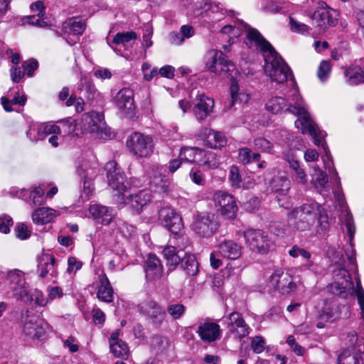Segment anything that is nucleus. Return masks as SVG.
<instances>
[{
	"label": "nucleus",
	"mask_w": 364,
	"mask_h": 364,
	"mask_svg": "<svg viewBox=\"0 0 364 364\" xmlns=\"http://www.w3.org/2000/svg\"><path fill=\"white\" fill-rule=\"evenodd\" d=\"M208 70L217 75L234 79L237 73L235 65L222 51H216L210 61L206 63Z\"/></svg>",
	"instance_id": "6"
},
{
	"label": "nucleus",
	"mask_w": 364,
	"mask_h": 364,
	"mask_svg": "<svg viewBox=\"0 0 364 364\" xmlns=\"http://www.w3.org/2000/svg\"><path fill=\"white\" fill-rule=\"evenodd\" d=\"M196 233L201 237L212 236L218 228L215 215L210 213L198 214L193 224Z\"/></svg>",
	"instance_id": "11"
},
{
	"label": "nucleus",
	"mask_w": 364,
	"mask_h": 364,
	"mask_svg": "<svg viewBox=\"0 0 364 364\" xmlns=\"http://www.w3.org/2000/svg\"><path fill=\"white\" fill-rule=\"evenodd\" d=\"M347 82L350 85H357L364 81V74L360 66L351 65L344 72Z\"/></svg>",
	"instance_id": "34"
},
{
	"label": "nucleus",
	"mask_w": 364,
	"mask_h": 364,
	"mask_svg": "<svg viewBox=\"0 0 364 364\" xmlns=\"http://www.w3.org/2000/svg\"><path fill=\"white\" fill-rule=\"evenodd\" d=\"M269 283L271 287L278 290L282 294H289L296 288L292 277L282 269H277L272 273L269 278Z\"/></svg>",
	"instance_id": "12"
},
{
	"label": "nucleus",
	"mask_w": 364,
	"mask_h": 364,
	"mask_svg": "<svg viewBox=\"0 0 364 364\" xmlns=\"http://www.w3.org/2000/svg\"><path fill=\"white\" fill-rule=\"evenodd\" d=\"M314 177L315 178L316 184L321 187V188H323L327 182V175L325 172L322 171L320 169H315V173L314 175Z\"/></svg>",
	"instance_id": "58"
},
{
	"label": "nucleus",
	"mask_w": 364,
	"mask_h": 364,
	"mask_svg": "<svg viewBox=\"0 0 364 364\" xmlns=\"http://www.w3.org/2000/svg\"><path fill=\"white\" fill-rule=\"evenodd\" d=\"M289 254L293 257H297L299 255L305 259H309L311 257V254L308 251L303 248H299L296 245L292 247V248L289 251Z\"/></svg>",
	"instance_id": "59"
},
{
	"label": "nucleus",
	"mask_w": 364,
	"mask_h": 364,
	"mask_svg": "<svg viewBox=\"0 0 364 364\" xmlns=\"http://www.w3.org/2000/svg\"><path fill=\"white\" fill-rule=\"evenodd\" d=\"M180 263L181 268L188 276L195 277L199 272V264L194 255L186 253Z\"/></svg>",
	"instance_id": "29"
},
{
	"label": "nucleus",
	"mask_w": 364,
	"mask_h": 364,
	"mask_svg": "<svg viewBox=\"0 0 364 364\" xmlns=\"http://www.w3.org/2000/svg\"><path fill=\"white\" fill-rule=\"evenodd\" d=\"M43 196L44 189H43L41 187H38L31 191L30 198L32 200L33 204L34 205H41L45 203Z\"/></svg>",
	"instance_id": "50"
},
{
	"label": "nucleus",
	"mask_w": 364,
	"mask_h": 364,
	"mask_svg": "<svg viewBox=\"0 0 364 364\" xmlns=\"http://www.w3.org/2000/svg\"><path fill=\"white\" fill-rule=\"evenodd\" d=\"M70 33L73 35H82L85 29V21L75 18L69 21Z\"/></svg>",
	"instance_id": "45"
},
{
	"label": "nucleus",
	"mask_w": 364,
	"mask_h": 364,
	"mask_svg": "<svg viewBox=\"0 0 364 364\" xmlns=\"http://www.w3.org/2000/svg\"><path fill=\"white\" fill-rule=\"evenodd\" d=\"M60 127L55 124H43L39 126L37 130L36 140H43L48 135L59 134Z\"/></svg>",
	"instance_id": "40"
},
{
	"label": "nucleus",
	"mask_w": 364,
	"mask_h": 364,
	"mask_svg": "<svg viewBox=\"0 0 364 364\" xmlns=\"http://www.w3.org/2000/svg\"><path fill=\"white\" fill-rule=\"evenodd\" d=\"M127 146L134 156L146 158L153 154L154 144L151 136L136 132L127 138Z\"/></svg>",
	"instance_id": "5"
},
{
	"label": "nucleus",
	"mask_w": 364,
	"mask_h": 364,
	"mask_svg": "<svg viewBox=\"0 0 364 364\" xmlns=\"http://www.w3.org/2000/svg\"><path fill=\"white\" fill-rule=\"evenodd\" d=\"M103 122L101 119V115L97 112H90L85 115L82 119V129L84 132L90 134H95L97 136H102Z\"/></svg>",
	"instance_id": "22"
},
{
	"label": "nucleus",
	"mask_w": 364,
	"mask_h": 364,
	"mask_svg": "<svg viewBox=\"0 0 364 364\" xmlns=\"http://www.w3.org/2000/svg\"><path fill=\"white\" fill-rule=\"evenodd\" d=\"M186 307L181 303L171 304L167 308V311L173 319L180 318L185 313Z\"/></svg>",
	"instance_id": "46"
},
{
	"label": "nucleus",
	"mask_w": 364,
	"mask_h": 364,
	"mask_svg": "<svg viewBox=\"0 0 364 364\" xmlns=\"http://www.w3.org/2000/svg\"><path fill=\"white\" fill-rule=\"evenodd\" d=\"M255 149L264 153H271L273 144L271 141L263 137H259L254 140Z\"/></svg>",
	"instance_id": "44"
},
{
	"label": "nucleus",
	"mask_w": 364,
	"mask_h": 364,
	"mask_svg": "<svg viewBox=\"0 0 364 364\" xmlns=\"http://www.w3.org/2000/svg\"><path fill=\"white\" fill-rule=\"evenodd\" d=\"M264 61V70L272 81L283 83L291 75L289 67L277 51L276 53L266 54Z\"/></svg>",
	"instance_id": "4"
},
{
	"label": "nucleus",
	"mask_w": 364,
	"mask_h": 364,
	"mask_svg": "<svg viewBox=\"0 0 364 364\" xmlns=\"http://www.w3.org/2000/svg\"><path fill=\"white\" fill-rule=\"evenodd\" d=\"M206 141L211 148L215 149H221L227 144V139L224 134L213 130L208 131Z\"/></svg>",
	"instance_id": "36"
},
{
	"label": "nucleus",
	"mask_w": 364,
	"mask_h": 364,
	"mask_svg": "<svg viewBox=\"0 0 364 364\" xmlns=\"http://www.w3.org/2000/svg\"><path fill=\"white\" fill-rule=\"evenodd\" d=\"M196 163L210 168H217L219 164L218 161L215 159V154L211 151H206L201 149H198V150Z\"/></svg>",
	"instance_id": "32"
},
{
	"label": "nucleus",
	"mask_w": 364,
	"mask_h": 364,
	"mask_svg": "<svg viewBox=\"0 0 364 364\" xmlns=\"http://www.w3.org/2000/svg\"><path fill=\"white\" fill-rule=\"evenodd\" d=\"M78 91L80 95V100L83 102L82 98L87 101H92L95 98L97 90L90 79L82 77L80 82Z\"/></svg>",
	"instance_id": "31"
},
{
	"label": "nucleus",
	"mask_w": 364,
	"mask_h": 364,
	"mask_svg": "<svg viewBox=\"0 0 364 364\" xmlns=\"http://www.w3.org/2000/svg\"><path fill=\"white\" fill-rule=\"evenodd\" d=\"M190 177L192 181L198 186H204L205 183V175L199 170L192 169L190 172Z\"/></svg>",
	"instance_id": "56"
},
{
	"label": "nucleus",
	"mask_w": 364,
	"mask_h": 364,
	"mask_svg": "<svg viewBox=\"0 0 364 364\" xmlns=\"http://www.w3.org/2000/svg\"><path fill=\"white\" fill-rule=\"evenodd\" d=\"M118 331L113 332L109 339L111 353L117 358L127 359L129 356V348L127 344L119 338Z\"/></svg>",
	"instance_id": "23"
},
{
	"label": "nucleus",
	"mask_w": 364,
	"mask_h": 364,
	"mask_svg": "<svg viewBox=\"0 0 364 364\" xmlns=\"http://www.w3.org/2000/svg\"><path fill=\"white\" fill-rule=\"evenodd\" d=\"M137 34L134 31L117 33L113 38L112 43L117 45L129 43L132 40H136Z\"/></svg>",
	"instance_id": "42"
},
{
	"label": "nucleus",
	"mask_w": 364,
	"mask_h": 364,
	"mask_svg": "<svg viewBox=\"0 0 364 364\" xmlns=\"http://www.w3.org/2000/svg\"><path fill=\"white\" fill-rule=\"evenodd\" d=\"M213 107V99L204 94L198 95L195 100L193 113L198 120L203 121L212 112Z\"/></svg>",
	"instance_id": "18"
},
{
	"label": "nucleus",
	"mask_w": 364,
	"mask_h": 364,
	"mask_svg": "<svg viewBox=\"0 0 364 364\" xmlns=\"http://www.w3.org/2000/svg\"><path fill=\"white\" fill-rule=\"evenodd\" d=\"M105 169L107 171L108 184L113 190L117 191V197L118 198V196H124V193L126 191L124 172L114 161L107 162L105 164Z\"/></svg>",
	"instance_id": "10"
},
{
	"label": "nucleus",
	"mask_w": 364,
	"mask_h": 364,
	"mask_svg": "<svg viewBox=\"0 0 364 364\" xmlns=\"http://www.w3.org/2000/svg\"><path fill=\"white\" fill-rule=\"evenodd\" d=\"M228 180L230 182L231 186L234 188L244 187L242 185V176L239 168L235 165H232L230 167Z\"/></svg>",
	"instance_id": "41"
},
{
	"label": "nucleus",
	"mask_w": 364,
	"mask_h": 364,
	"mask_svg": "<svg viewBox=\"0 0 364 364\" xmlns=\"http://www.w3.org/2000/svg\"><path fill=\"white\" fill-rule=\"evenodd\" d=\"M153 34V29L149 25H146L144 28L143 40L145 42L146 48H149L152 46L151 38Z\"/></svg>",
	"instance_id": "64"
},
{
	"label": "nucleus",
	"mask_w": 364,
	"mask_h": 364,
	"mask_svg": "<svg viewBox=\"0 0 364 364\" xmlns=\"http://www.w3.org/2000/svg\"><path fill=\"white\" fill-rule=\"evenodd\" d=\"M26 74V71L23 69L21 70V68L18 66H13L10 69V75L11 80L14 82H19L21 80L23 77Z\"/></svg>",
	"instance_id": "57"
},
{
	"label": "nucleus",
	"mask_w": 364,
	"mask_h": 364,
	"mask_svg": "<svg viewBox=\"0 0 364 364\" xmlns=\"http://www.w3.org/2000/svg\"><path fill=\"white\" fill-rule=\"evenodd\" d=\"M58 215L57 211L49 208H38L32 214L33 222L36 225L50 223Z\"/></svg>",
	"instance_id": "28"
},
{
	"label": "nucleus",
	"mask_w": 364,
	"mask_h": 364,
	"mask_svg": "<svg viewBox=\"0 0 364 364\" xmlns=\"http://www.w3.org/2000/svg\"><path fill=\"white\" fill-rule=\"evenodd\" d=\"M82 267V262L77 261L75 257H70L68 259V269L67 271L69 273L76 272L80 269Z\"/></svg>",
	"instance_id": "62"
},
{
	"label": "nucleus",
	"mask_w": 364,
	"mask_h": 364,
	"mask_svg": "<svg viewBox=\"0 0 364 364\" xmlns=\"http://www.w3.org/2000/svg\"><path fill=\"white\" fill-rule=\"evenodd\" d=\"M117 107L127 115H132L134 110V92L129 88H123L115 96Z\"/></svg>",
	"instance_id": "17"
},
{
	"label": "nucleus",
	"mask_w": 364,
	"mask_h": 364,
	"mask_svg": "<svg viewBox=\"0 0 364 364\" xmlns=\"http://www.w3.org/2000/svg\"><path fill=\"white\" fill-rule=\"evenodd\" d=\"M213 200L220 208V214L228 219H233L237 211V206L235 198L227 193L217 191L213 196Z\"/></svg>",
	"instance_id": "13"
},
{
	"label": "nucleus",
	"mask_w": 364,
	"mask_h": 364,
	"mask_svg": "<svg viewBox=\"0 0 364 364\" xmlns=\"http://www.w3.org/2000/svg\"><path fill=\"white\" fill-rule=\"evenodd\" d=\"M265 107L269 112L273 114L289 112L298 116L299 118L295 122V126L301 129L302 134H309L313 138L316 146H324L323 134L318 130L317 125L304 108L299 105L287 104L286 100L281 97H275L269 100Z\"/></svg>",
	"instance_id": "1"
},
{
	"label": "nucleus",
	"mask_w": 364,
	"mask_h": 364,
	"mask_svg": "<svg viewBox=\"0 0 364 364\" xmlns=\"http://www.w3.org/2000/svg\"><path fill=\"white\" fill-rule=\"evenodd\" d=\"M6 281L9 284L14 285L13 287H18L26 282L24 273L17 269L10 270L6 273Z\"/></svg>",
	"instance_id": "38"
},
{
	"label": "nucleus",
	"mask_w": 364,
	"mask_h": 364,
	"mask_svg": "<svg viewBox=\"0 0 364 364\" xmlns=\"http://www.w3.org/2000/svg\"><path fill=\"white\" fill-rule=\"evenodd\" d=\"M12 289L18 299L24 301L29 300V289L26 282L18 287H12Z\"/></svg>",
	"instance_id": "48"
},
{
	"label": "nucleus",
	"mask_w": 364,
	"mask_h": 364,
	"mask_svg": "<svg viewBox=\"0 0 364 364\" xmlns=\"http://www.w3.org/2000/svg\"><path fill=\"white\" fill-rule=\"evenodd\" d=\"M246 245L252 252L265 255L275 249V242L260 229H248L242 232Z\"/></svg>",
	"instance_id": "3"
},
{
	"label": "nucleus",
	"mask_w": 364,
	"mask_h": 364,
	"mask_svg": "<svg viewBox=\"0 0 364 364\" xmlns=\"http://www.w3.org/2000/svg\"><path fill=\"white\" fill-rule=\"evenodd\" d=\"M38 63L36 60H29L22 63V68L26 71L28 77L33 75V72L38 68Z\"/></svg>",
	"instance_id": "55"
},
{
	"label": "nucleus",
	"mask_w": 364,
	"mask_h": 364,
	"mask_svg": "<svg viewBox=\"0 0 364 364\" xmlns=\"http://www.w3.org/2000/svg\"><path fill=\"white\" fill-rule=\"evenodd\" d=\"M99 284L97 297L101 301L111 303L114 299L113 289L104 272L99 275Z\"/></svg>",
	"instance_id": "25"
},
{
	"label": "nucleus",
	"mask_w": 364,
	"mask_h": 364,
	"mask_svg": "<svg viewBox=\"0 0 364 364\" xmlns=\"http://www.w3.org/2000/svg\"><path fill=\"white\" fill-rule=\"evenodd\" d=\"M218 252L223 257L237 259L242 255V247L232 240L224 241L218 245Z\"/></svg>",
	"instance_id": "26"
},
{
	"label": "nucleus",
	"mask_w": 364,
	"mask_h": 364,
	"mask_svg": "<svg viewBox=\"0 0 364 364\" xmlns=\"http://www.w3.org/2000/svg\"><path fill=\"white\" fill-rule=\"evenodd\" d=\"M317 221L321 230L328 227V217L324 208L317 203H304L288 213L287 222L292 229L306 231Z\"/></svg>",
	"instance_id": "2"
},
{
	"label": "nucleus",
	"mask_w": 364,
	"mask_h": 364,
	"mask_svg": "<svg viewBox=\"0 0 364 364\" xmlns=\"http://www.w3.org/2000/svg\"><path fill=\"white\" fill-rule=\"evenodd\" d=\"M252 348L256 353H260L264 348V341L261 336H255L252 341Z\"/></svg>",
	"instance_id": "60"
},
{
	"label": "nucleus",
	"mask_w": 364,
	"mask_h": 364,
	"mask_svg": "<svg viewBox=\"0 0 364 364\" xmlns=\"http://www.w3.org/2000/svg\"><path fill=\"white\" fill-rule=\"evenodd\" d=\"M13 225L12 218L6 215L0 216V232L7 234L10 231V227Z\"/></svg>",
	"instance_id": "53"
},
{
	"label": "nucleus",
	"mask_w": 364,
	"mask_h": 364,
	"mask_svg": "<svg viewBox=\"0 0 364 364\" xmlns=\"http://www.w3.org/2000/svg\"><path fill=\"white\" fill-rule=\"evenodd\" d=\"M246 30V37L250 43H254L255 45L263 53L265 58L266 54L276 53V50L268 42L264 36L256 28H252L247 24H244Z\"/></svg>",
	"instance_id": "15"
},
{
	"label": "nucleus",
	"mask_w": 364,
	"mask_h": 364,
	"mask_svg": "<svg viewBox=\"0 0 364 364\" xmlns=\"http://www.w3.org/2000/svg\"><path fill=\"white\" fill-rule=\"evenodd\" d=\"M290 28L292 31L304 33L309 31V26L304 23L296 21L292 17L289 18Z\"/></svg>",
	"instance_id": "52"
},
{
	"label": "nucleus",
	"mask_w": 364,
	"mask_h": 364,
	"mask_svg": "<svg viewBox=\"0 0 364 364\" xmlns=\"http://www.w3.org/2000/svg\"><path fill=\"white\" fill-rule=\"evenodd\" d=\"M141 311L149 316L152 323L161 325L166 318L165 311L155 301H149L141 306Z\"/></svg>",
	"instance_id": "20"
},
{
	"label": "nucleus",
	"mask_w": 364,
	"mask_h": 364,
	"mask_svg": "<svg viewBox=\"0 0 364 364\" xmlns=\"http://www.w3.org/2000/svg\"><path fill=\"white\" fill-rule=\"evenodd\" d=\"M26 102V95H21L20 96L18 92H16V95L11 99H9L6 97H1V103L6 112H11L13 111V109L11 107L12 105H19L21 106L25 105Z\"/></svg>",
	"instance_id": "37"
},
{
	"label": "nucleus",
	"mask_w": 364,
	"mask_h": 364,
	"mask_svg": "<svg viewBox=\"0 0 364 364\" xmlns=\"http://www.w3.org/2000/svg\"><path fill=\"white\" fill-rule=\"evenodd\" d=\"M238 158L243 164H247L253 161H259L260 154L253 153L250 149L244 147L239 149Z\"/></svg>",
	"instance_id": "39"
},
{
	"label": "nucleus",
	"mask_w": 364,
	"mask_h": 364,
	"mask_svg": "<svg viewBox=\"0 0 364 364\" xmlns=\"http://www.w3.org/2000/svg\"><path fill=\"white\" fill-rule=\"evenodd\" d=\"M79 174L84 179V190L87 194H89L91 192V182L90 180L92 178V175L89 173L88 171H84L82 168L81 170H78Z\"/></svg>",
	"instance_id": "61"
},
{
	"label": "nucleus",
	"mask_w": 364,
	"mask_h": 364,
	"mask_svg": "<svg viewBox=\"0 0 364 364\" xmlns=\"http://www.w3.org/2000/svg\"><path fill=\"white\" fill-rule=\"evenodd\" d=\"M338 364H364V352L350 354L348 350H343L338 358Z\"/></svg>",
	"instance_id": "35"
},
{
	"label": "nucleus",
	"mask_w": 364,
	"mask_h": 364,
	"mask_svg": "<svg viewBox=\"0 0 364 364\" xmlns=\"http://www.w3.org/2000/svg\"><path fill=\"white\" fill-rule=\"evenodd\" d=\"M55 259L50 254H43L39 260L38 265L39 276L45 278L48 274H53L55 270Z\"/></svg>",
	"instance_id": "30"
},
{
	"label": "nucleus",
	"mask_w": 364,
	"mask_h": 364,
	"mask_svg": "<svg viewBox=\"0 0 364 364\" xmlns=\"http://www.w3.org/2000/svg\"><path fill=\"white\" fill-rule=\"evenodd\" d=\"M316 4V9L313 13L309 11L308 16L322 29L335 26L338 21L336 11L324 1H319Z\"/></svg>",
	"instance_id": "7"
},
{
	"label": "nucleus",
	"mask_w": 364,
	"mask_h": 364,
	"mask_svg": "<svg viewBox=\"0 0 364 364\" xmlns=\"http://www.w3.org/2000/svg\"><path fill=\"white\" fill-rule=\"evenodd\" d=\"M16 235L21 240H26L31 236V231L25 223H17L15 227Z\"/></svg>",
	"instance_id": "51"
},
{
	"label": "nucleus",
	"mask_w": 364,
	"mask_h": 364,
	"mask_svg": "<svg viewBox=\"0 0 364 364\" xmlns=\"http://www.w3.org/2000/svg\"><path fill=\"white\" fill-rule=\"evenodd\" d=\"M196 333L203 342L212 343L220 338L222 330L218 323L207 321L199 323Z\"/></svg>",
	"instance_id": "16"
},
{
	"label": "nucleus",
	"mask_w": 364,
	"mask_h": 364,
	"mask_svg": "<svg viewBox=\"0 0 364 364\" xmlns=\"http://www.w3.org/2000/svg\"><path fill=\"white\" fill-rule=\"evenodd\" d=\"M159 220L173 236H185L183 234V224L180 215L169 207H163L159 211Z\"/></svg>",
	"instance_id": "8"
},
{
	"label": "nucleus",
	"mask_w": 364,
	"mask_h": 364,
	"mask_svg": "<svg viewBox=\"0 0 364 364\" xmlns=\"http://www.w3.org/2000/svg\"><path fill=\"white\" fill-rule=\"evenodd\" d=\"M331 70V63L327 60H322L317 70V76L321 81H325L329 75Z\"/></svg>",
	"instance_id": "47"
},
{
	"label": "nucleus",
	"mask_w": 364,
	"mask_h": 364,
	"mask_svg": "<svg viewBox=\"0 0 364 364\" xmlns=\"http://www.w3.org/2000/svg\"><path fill=\"white\" fill-rule=\"evenodd\" d=\"M44 15L29 16L27 17L26 22L30 25L36 26L41 28H46L49 26V23L46 21V18L43 17Z\"/></svg>",
	"instance_id": "49"
},
{
	"label": "nucleus",
	"mask_w": 364,
	"mask_h": 364,
	"mask_svg": "<svg viewBox=\"0 0 364 364\" xmlns=\"http://www.w3.org/2000/svg\"><path fill=\"white\" fill-rule=\"evenodd\" d=\"M89 213L92 218L102 225H109L114 216L112 208L100 204H93L89 208Z\"/></svg>",
	"instance_id": "21"
},
{
	"label": "nucleus",
	"mask_w": 364,
	"mask_h": 364,
	"mask_svg": "<svg viewBox=\"0 0 364 364\" xmlns=\"http://www.w3.org/2000/svg\"><path fill=\"white\" fill-rule=\"evenodd\" d=\"M170 245H167L163 250L164 257L167 262V265L175 268L180 264L182 259L181 252L188 245V239L186 236H173L169 240Z\"/></svg>",
	"instance_id": "9"
},
{
	"label": "nucleus",
	"mask_w": 364,
	"mask_h": 364,
	"mask_svg": "<svg viewBox=\"0 0 364 364\" xmlns=\"http://www.w3.org/2000/svg\"><path fill=\"white\" fill-rule=\"evenodd\" d=\"M22 322L26 335L33 338H40L44 334V330L37 323L35 315L26 314L22 317Z\"/></svg>",
	"instance_id": "24"
},
{
	"label": "nucleus",
	"mask_w": 364,
	"mask_h": 364,
	"mask_svg": "<svg viewBox=\"0 0 364 364\" xmlns=\"http://www.w3.org/2000/svg\"><path fill=\"white\" fill-rule=\"evenodd\" d=\"M355 294L361 310V318L364 320V291L360 282H357Z\"/></svg>",
	"instance_id": "54"
},
{
	"label": "nucleus",
	"mask_w": 364,
	"mask_h": 364,
	"mask_svg": "<svg viewBox=\"0 0 364 364\" xmlns=\"http://www.w3.org/2000/svg\"><path fill=\"white\" fill-rule=\"evenodd\" d=\"M121 205H129L133 210L139 213L151 200V195L148 190H141L136 193L125 197L118 196L117 199Z\"/></svg>",
	"instance_id": "14"
},
{
	"label": "nucleus",
	"mask_w": 364,
	"mask_h": 364,
	"mask_svg": "<svg viewBox=\"0 0 364 364\" xmlns=\"http://www.w3.org/2000/svg\"><path fill=\"white\" fill-rule=\"evenodd\" d=\"M269 187L279 195H286L290 188V182L285 176H275L270 181Z\"/></svg>",
	"instance_id": "33"
},
{
	"label": "nucleus",
	"mask_w": 364,
	"mask_h": 364,
	"mask_svg": "<svg viewBox=\"0 0 364 364\" xmlns=\"http://www.w3.org/2000/svg\"><path fill=\"white\" fill-rule=\"evenodd\" d=\"M145 271L146 276L149 279L161 278L163 274L164 269L160 259L155 255H149Z\"/></svg>",
	"instance_id": "27"
},
{
	"label": "nucleus",
	"mask_w": 364,
	"mask_h": 364,
	"mask_svg": "<svg viewBox=\"0 0 364 364\" xmlns=\"http://www.w3.org/2000/svg\"><path fill=\"white\" fill-rule=\"evenodd\" d=\"M198 148L196 147H183L180 151V158L188 162L196 163V154Z\"/></svg>",
	"instance_id": "43"
},
{
	"label": "nucleus",
	"mask_w": 364,
	"mask_h": 364,
	"mask_svg": "<svg viewBox=\"0 0 364 364\" xmlns=\"http://www.w3.org/2000/svg\"><path fill=\"white\" fill-rule=\"evenodd\" d=\"M331 291L338 294L342 297H346V287H344L343 284H339L338 282H334L331 285Z\"/></svg>",
	"instance_id": "63"
},
{
	"label": "nucleus",
	"mask_w": 364,
	"mask_h": 364,
	"mask_svg": "<svg viewBox=\"0 0 364 364\" xmlns=\"http://www.w3.org/2000/svg\"><path fill=\"white\" fill-rule=\"evenodd\" d=\"M228 318L230 321L228 328L231 332L235 333L240 338L249 335L250 328L239 312H232Z\"/></svg>",
	"instance_id": "19"
}]
</instances>
